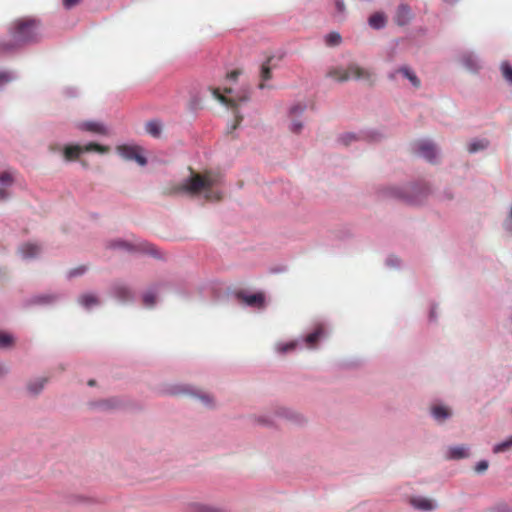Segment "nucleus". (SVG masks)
Instances as JSON below:
<instances>
[{
  "instance_id": "obj_45",
  "label": "nucleus",
  "mask_w": 512,
  "mask_h": 512,
  "mask_svg": "<svg viewBox=\"0 0 512 512\" xmlns=\"http://www.w3.org/2000/svg\"><path fill=\"white\" fill-rule=\"evenodd\" d=\"M49 301H51V298L48 297V296H44V297L41 298V302L46 303V302H49Z\"/></svg>"
},
{
  "instance_id": "obj_4",
  "label": "nucleus",
  "mask_w": 512,
  "mask_h": 512,
  "mask_svg": "<svg viewBox=\"0 0 512 512\" xmlns=\"http://www.w3.org/2000/svg\"><path fill=\"white\" fill-rule=\"evenodd\" d=\"M118 154L128 161H135L139 165L144 166L147 164V159L142 154V148L133 145H119L116 148Z\"/></svg>"
},
{
  "instance_id": "obj_22",
  "label": "nucleus",
  "mask_w": 512,
  "mask_h": 512,
  "mask_svg": "<svg viewBox=\"0 0 512 512\" xmlns=\"http://www.w3.org/2000/svg\"><path fill=\"white\" fill-rule=\"evenodd\" d=\"M83 129L97 134H106L105 127L98 122H85L81 126Z\"/></svg>"
},
{
  "instance_id": "obj_9",
  "label": "nucleus",
  "mask_w": 512,
  "mask_h": 512,
  "mask_svg": "<svg viewBox=\"0 0 512 512\" xmlns=\"http://www.w3.org/2000/svg\"><path fill=\"white\" fill-rule=\"evenodd\" d=\"M397 74H401L403 75V77H405L406 79H408L410 81V83L415 87V88H419L421 86V81L420 79L417 77V75L415 74V72L413 70H411L409 67L407 66H403L399 69H397L396 71H394L393 73H391L389 75V78L391 80H394L396 78V75Z\"/></svg>"
},
{
  "instance_id": "obj_7",
  "label": "nucleus",
  "mask_w": 512,
  "mask_h": 512,
  "mask_svg": "<svg viewBox=\"0 0 512 512\" xmlns=\"http://www.w3.org/2000/svg\"><path fill=\"white\" fill-rule=\"evenodd\" d=\"M415 150L420 156L424 157L430 162L434 161L437 156V150L434 144L426 140L417 142L415 144Z\"/></svg>"
},
{
  "instance_id": "obj_33",
  "label": "nucleus",
  "mask_w": 512,
  "mask_h": 512,
  "mask_svg": "<svg viewBox=\"0 0 512 512\" xmlns=\"http://www.w3.org/2000/svg\"><path fill=\"white\" fill-rule=\"evenodd\" d=\"M488 466H489L488 461L482 460L479 463H477V465L475 466V471L477 473H483L488 469Z\"/></svg>"
},
{
  "instance_id": "obj_37",
  "label": "nucleus",
  "mask_w": 512,
  "mask_h": 512,
  "mask_svg": "<svg viewBox=\"0 0 512 512\" xmlns=\"http://www.w3.org/2000/svg\"><path fill=\"white\" fill-rule=\"evenodd\" d=\"M295 346H296L295 342H290V343L280 346L279 351L282 353H285L287 351L293 350L295 348Z\"/></svg>"
},
{
  "instance_id": "obj_31",
  "label": "nucleus",
  "mask_w": 512,
  "mask_h": 512,
  "mask_svg": "<svg viewBox=\"0 0 512 512\" xmlns=\"http://www.w3.org/2000/svg\"><path fill=\"white\" fill-rule=\"evenodd\" d=\"M13 80V76L11 73L2 71L0 72V88L3 87L5 84L11 82Z\"/></svg>"
},
{
  "instance_id": "obj_39",
  "label": "nucleus",
  "mask_w": 512,
  "mask_h": 512,
  "mask_svg": "<svg viewBox=\"0 0 512 512\" xmlns=\"http://www.w3.org/2000/svg\"><path fill=\"white\" fill-rule=\"evenodd\" d=\"M79 3V0H63V5L65 8L70 9L76 6Z\"/></svg>"
},
{
  "instance_id": "obj_26",
  "label": "nucleus",
  "mask_w": 512,
  "mask_h": 512,
  "mask_svg": "<svg viewBox=\"0 0 512 512\" xmlns=\"http://www.w3.org/2000/svg\"><path fill=\"white\" fill-rule=\"evenodd\" d=\"M512 449V436L509 437L506 441H503L499 444H496L493 448L494 453H502Z\"/></svg>"
},
{
  "instance_id": "obj_2",
  "label": "nucleus",
  "mask_w": 512,
  "mask_h": 512,
  "mask_svg": "<svg viewBox=\"0 0 512 512\" xmlns=\"http://www.w3.org/2000/svg\"><path fill=\"white\" fill-rule=\"evenodd\" d=\"M218 182L219 175L212 172H205L203 174L193 173L185 183L175 189V192L198 194L201 191L210 189Z\"/></svg>"
},
{
  "instance_id": "obj_25",
  "label": "nucleus",
  "mask_w": 512,
  "mask_h": 512,
  "mask_svg": "<svg viewBox=\"0 0 512 512\" xmlns=\"http://www.w3.org/2000/svg\"><path fill=\"white\" fill-rule=\"evenodd\" d=\"M500 70L503 78L510 84H512V66L508 62H502Z\"/></svg>"
},
{
  "instance_id": "obj_32",
  "label": "nucleus",
  "mask_w": 512,
  "mask_h": 512,
  "mask_svg": "<svg viewBox=\"0 0 512 512\" xmlns=\"http://www.w3.org/2000/svg\"><path fill=\"white\" fill-rule=\"evenodd\" d=\"M143 302L146 306L151 307L156 302V296L152 292H148L143 296Z\"/></svg>"
},
{
  "instance_id": "obj_8",
  "label": "nucleus",
  "mask_w": 512,
  "mask_h": 512,
  "mask_svg": "<svg viewBox=\"0 0 512 512\" xmlns=\"http://www.w3.org/2000/svg\"><path fill=\"white\" fill-rule=\"evenodd\" d=\"M412 19L411 8L406 4H400L395 12L394 21L399 26L407 25Z\"/></svg>"
},
{
  "instance_id": "obj_28",
  "label": "nucleus",
  "mask_w": 512,
  "mask_h": 512,
  "mask_svg": "<svg viewBox=\"0 0 512 512\" xmlns=\"http://www.w3.org/2000/svg\"><path fill=\"white\" fill-rule=\"evenodd\" d=\"M14 344V338L7 333L0 332V348H8Z\"/></svg>"
},
{
  "instance_id": "obj_19",
  "label": "nucleus",
  "mask_w": 512,
  "mask_h": 512,
  "mask_svg": "<svg viewBox=\"0 0 512 512\" xmlns=\"http://www.w3.org/2000/svg\"><path fill=\"white\" fill-rule=\"evenodd\" d=\"M269 62H270V59H268L261 66L260 78H261L262 82L259 84V88L260 89H263L265 87L263 82L268 81V80H270L272 78V71H271V68L269 66Z\"/></svg>"
},
{
  "instance_id": "obj_18",
  "label": "nucleus",
  "mask_w": 512,
  "mask_h": 512,
  "mask_svg": "<svg viewBox=\"0 0 512 512\" xmlns=\"http://www.w3.org/2000/svg\"><path fill=\"white\" fill-rule=\"evenodd\" d=\"M146 132L154 138H158L161 135L162 126L161 123L155 120L147 122L145 126Z\"/></svg>"
},
{
  "instance_id": "obj_50",
  "label": "nucleus",
  "mask_w": 512,
  "mask_h": 512,
  "mask_svg": "<svg viewBox=\"0 0 512 512\" xmlns=\"http://www.w3.org/2000/svg\"><path fill=\"white\" fill-rule=\"evenodd\" d=\"M247 99L248 98L246 96L241 98L242 101H246Z\"/></svg>"
},
{
  "instance_id": "obj_30",
  "label": "nucleus",
  "mask_w": 512,
  "mask_h": 512,
  "mask_svg": "<svg viewBox=\"0 0 512 512\" xmlns=\"http://www.w3.org/2000/svg\"><path fill=\"white\" fill-rule=\"evenodd\" d=\"M0 183L5 187L11 186L13 183L12 174L7 171L0 173Z\"/></svg>"
},
{
  "instance_id": "obj_44",
  "label": "nucleus",
  "mask_w": 512,
  "mask_h": 512,
  "mask_svg": "<svg viewBox=\"0 0 512 512\" xmlns=\"http://www.w3.org/2000/svg\"><path fill=\"white\" fill-rule=\"evenodd\" d=\"M238 71H232L228 76L232 79H236L238 77Z\"/></svg>"
},
{
  "instance_id": "obj_21",
  "label": "nucleus",
  "mask_w": 512,
  "mask_h": 512,
  "mask_svg": "<svg viewBox=\"0 0 512 512\" xmlns=\"http://www.w3.org/2000/svg\"><path fill=\"white\" fill-rule=\"evenodd\" d=\"M46 382V378H38L35 381L30 382L27 385V389L31 394L36 395L43 389Z\"/></svg>"
},
{
  "instance_id": "obj_47",
  "label": "nucleus",
  "mask_w": 512,
  "mask_h": 512,
  "mask_svg": "<svg viewBox=\"0 0 512 512\" xmlns=\"http://www.w3.org/2000/svg\"><path fill=\"white\" fill-rule=\"evenodd\" d=\"M88 385H89V386H94V385H95V380H90V381L88 382Z\"/></svg>"
},
{
  "instance_id": "obj_27",
  "label": "nucleus",
  "mask_w": 512,
  "mask_h": 512,
  "mask_svg": "<svg viewBox=\"0 0 512 512\" xmlns=\"http://www.w3.org/2000/svg\"><path fill=\"white\" fill-rule=\"evenodd\" d=\"M488 146L487 140H476L469 144L468 151L470 153L477 152L479 150H483Z\"/></svg>"
},
{
  "instance_id": "obj_6",
  "label": "nucleus",
  "mask_w": 512,
  "mask_h": 512,
  "mask_svg": "<svg viewBox=\"0 0 512 512\" xmlns=\"http://www.w3.org/2000/svg\"><path fill=\"white\" fill-rule=\"evenodd\" d=\"M236 298L245 305L253 308H263L265 305V295L262 292L249 294L244 290L235 293Z\"/></svg>"
},
{
  "instance_id": "obj_23",
  "label": "nucleus",
  "mask_w": 512,
  "mask_h": 512,
  "mask_svg": "<svg viewBox=\"0 0 512 512\" xmlns=\"http://www.w3.org/2000/svg\"><path fill=\"white\" fill-rule=\"evenodd\" d=\"M83 152H98L101 154L108 153L110 148L108 146H103L97 143H89L85 146H82Z\"/></svg>"
},
{
  "instance_id": "obj_14",
  "label": "nucleus",
  "mask_w": 512,
  "mask_h": 512,
  "mask_svg": "<svg viewBox=\"0 0 512 512\" xmlns=\"http://www.w3.org/2000/svg\"><path fill=\"white\" fill-rule=\"evenodd\" d=\"M83 152V148L80 145H70L64 148V157L67 160H75Z\"/></svg>"
},
{
  "instance_id": "obj_40",
  "label": "nucleus",
  "mask_w": 512,
  "mask_h": 512,
  "mask_svg": "<svg viewBox=\"0 0 512 512\" xmlns=\"http://www.w3.org/2000/svg\"><path fill=\"white\" fill-rule=\"evenodd\" d=\"M304 111V107L302 106H294L291 108V114H301Z\"/></svg>"
},
{
  "instance_id": "obj_34",
  "label": "nucleus",
  "mask_w": 512,
  "mask_h": 512,
  "mask_svg": "<svg viewBox=\"0 0 512 512\" xmlns=\"http://www.w3.org/2000/svg\"><path fill=\"white\" fill-rule=\"evenodd\" d=\"M355 140H356V137L353 134H350V133L344 134V135H342L340 137V141L344 145H349L352 141H355Z\"/></svg>"
},
{
  "instance_id": "obj_48",
  "label": "nucleus",
  "mask_w": 512,
  "mask_h": 512,
  "mask_svg": "<svg viewBox=\"0 0 512 512\" xmlns=\"http://www.w3.org/2000/svg\"><path fill=\"white\" fill-rule=\"evenodd\" d=\"M467 65L469 66L470 69H476V66L474 67V65H472V63H467Z\"/></svg>"
},
{
  "instance_id": "obj_12",
  "label": "nucleus",
  "mask_w": 512,
  "mask_h": 512,
  "mask_svg": "<svg viewBox=\"0 0 512 512\" xmlns=\"http://www.w3.org/2000/svg\"><path fill=\"white\" fill-rule=\"evenodd\" d=\"M20 252L25 259L33 258L40 252V247L33 243H26L20 247Z\"/></svg>"
},
{
  "instance_id": "obj_42",
  "label": "nucleus",
  "mask_w": 512,
  "mask_h": 512,
  "mask_svg": "<svg viewBox=\"0 0 512 512\" xmlns=\"http://www.w3.org/2000/svg\"><path fill=\"white\" fill-rule=\"evenodd\" d=\"M243 117L240 116V115H236L235 116V123L233 124L232 126V130H235L237 128V126L239 125V123L242 121Z\"/></svg>"
},
{
  "instance_id": "obj_29",
  "label": "nucleus",
  "mask_w": 512,
  "mask_h": 512,
  "mask_svg": "<svg viewBox=\"0 0 512 512\" xmlns=\"http://www.w3.org/2000/svg\"><path fill=\"white\" fill-rule=\"evenodd\" d=\"M325 42L328 46H337L341 43V36L337 32H331L326 36Z\"/></svg>"
},
{
  "instance_id": "obj_15",
  "label": "nucleus",
  "mask_w": 512,
  "mask_h": 512,
  "mask_svg": "<svg viewBox=\"0 0 512 512\" xmlns=\"http://www.w3.org/2000/svg\"><path fill=\"white\" fill-rule=\"evenodd\" d=\"M113 291H114L115 297L121 301H126L131 298V291L129 290L128 287H126L124 285H121V284L115 285L113 288Z\"/></svg>"
},
{
  "instance_id": "obj_20",
  "label": "nucleus",
  "mask_w": 512,
  "mask_h": 512,
  "mask_svg": "<svg viewBox=\"0 0 512 512\" xmlns=\"http://www.w3.org/2000/svg\"><path fill=\"white\" fill-rule=\"evenodd\" d=\"M210 91L212 92V95L221 103L226 104L230 107H236L237 103L235 99L227 98L223 94L220 93L218 88H211Z\"/></svg>"
},
{
  "instance_id": "obj_11",
  "label": "nucleus",
  "mask_w": 512,
  "mask_h": 512,
  "mask_svg": "<svg viewBox=\"0 0 512 512\" xmlns=\"http://www.w3.org/2000/svg\"><path fill=\"white\" fill-rule=\"evenodd\" d=\"M368 23L373 29H381L385 27L387 17L383 12H375L369 17Z\"/></svg>"
},
{
  "instance_id": "obj_24",
  "label": "nucleus",
  "mask_w": 512,
  "mask_h": 512,
  "mask_svg": "<svg viewBox=\"0 0 512 512\" xmlns=\"http://www.w3.org/2000/svg\"><path fill=\"white\" fill-rule=\"evenodd\" d=\"M468 456L467 449L464 446L452 447L449 449V458L461 459Z\"/></svg>"
},
{
  "instance_id": "obj_5",
  "label": "nucleus",
  "mask_w": 512,
  "mask_h": 512,
  "mask_svg": "<svg viewBox=\"0 0 512 512\" xmlns=\"http://www.w3.org/2000/svg\"><path fill=\"white\" fill-rule=\"evenodd\" d=\"M112 248L125 249L128 251L138 250L142 252L149 253L151 255H156V248L154 245L146 242V241H138L135 243H129L127 241L117 240L111 243Z\"/></svg>"
},
{
  "instance_id": "obj_13",
  "label": "nucleus",
  "mask_w": 512,
  "mask_h": 512,
  "mask_svg": "<svg viewBox=\"0 0 512 512\" xmlns=\"http://www.w3.org/2000/svg\"><path fill=\"white\" fill-rule=\"evenodd\" d=\"M431 412L433 417L440 422L444 421L445 419L451 416L450 409L442 405L432 407Z\"/></svg>"
},
{
  "instance_id": "obj_49",
  "label": "nucleus",
  "mask_w": 512,
  "mask_h": 512,
  "mask_svg": "<svg viewBox=\"0 0 512 512\" xmlns=\"http://www.w3.org/2000/svg\"><path fill=\"white\" fill-rule=\"evenodd\" d=\"M509 219L512 220V206H511V209H510V212H509Z\"/></svg>"
},
{
  "instance_id": "obj_46",
  "label": "nucleus",
  "mask_w": 512,
  "mask_h": 512,
  "mask_svg": "<svg viewBox=\"0 0 512 512\" xmlns=\"http://www.w3.org/2000/svg\"><path fill=\"white\" fill-rule=\"evenodd\" d=\"M202 400L205 401L206 403H209L210 402V399L208 396H204L202 397Z\"/></svg>"
},
{
  "instance_id": "obj_43",
  "label": "nucleus",
  "mask_w": 512,
  "mask_h": 512,
  "mask_svg": "<svg viewBox=\"0 0 512 512\" xmlns=\"http://www.w3.org/2000/svg\"><path fill=\"white\" fill-rule=\"evenodd\" d=\"M8 372V368L0 362V376L5 375Z\"/></svg>"
},
{
  "instance_id": "obj_36",
  "label": "nucleus",
  "mask_w": 512,
  "mask_h": 512,
  "mask_svg": "<svg viewBox=\"0 0 512 512\" xmlns=\"http://www.w3.org/2000/svg\"><path fill=\"white\" fill-rule=\"evenodd\" d=\"M303 128V125L300 121L298 120H293L292 121V124H291V127H290V130L293 132V133H299Z\"/></svg>"
},
{
  "instance_id": "obj_35",
  "label": "nucleus",
  "mask_w": 512,
  "mask_h": 512,
  "mask_svg": "<svg viewBox=\"0 0 512 512\" xmlns=\"http://www.w3.org/2000/svg\"><path fill=\"white\" fill-rule=\"evenodd\" d=\"M335 7H336V10H337V13L340 16H342L345 13V11H346V7H345V4H344L343 0H336Z\"/></svg>"
},
{
  "instance_id": "obj_16",
  "label": "nucleus",
  "mask_w": 512,
  "mask_h": 512,
  "mask_svg": "<svg viewBox=\"0 0 512 512\" xmlns=\"http://www.w3.org/2000/svg\"><path fill=\"white\" fill-rule=\"evenodd\" d=\"M324 330L322 327H317L312 333L305 337V343L308 347H314L318 340L322 337Z\"/></svg>"
},
{
  "instance_id": "obj_17",
  "label": "nucleus",
  "mask_w": 512,
  "mask_h": 512,
  "mask_svg": "<svg viewBox=\"0 0 512 512\" xmlns=\"http://www.w3.org/2000/svg\"><path fill=\"white\" fill-rule=\"evenodd\" d=\"M78 301L87 309L99 304V300L94 294H83L79 297Z\"/></svg>"
},
{
  "instance_id": "obj_10",
  "label": "nucleus",
  "mask_w": 512,
  "mask_h": 512,
  "mask_svg": "<svg viewBox=\"0 0 512 512\" xmlns=\"http://www.w3.org/2000/svg\"><path fill=\"white\" fill-rule=\"evenodd\" d=\"M410 504L414 508L423 511H430L433 510L435 507L431 499L424 497H412L410 499Z\"/></svg>"
},
{
  "instance_id": "obj_3",
  "label": "nucleus",
  "mask_w": 512,
  "mask_h": 512,
  "mask_svg": "<svg viewBox=\"0 0 512 512\" xmlns=\"http://www.w3.org/2000/svg\"><path fill=\"white\" fill-rule=\"evenodd\" d=\"M328 76L338 81H346L350 78L365 80L368 82L372 81V73L369 70L354 64L350 65L347 69L334 68L328 72Z\"/></svg>"
},
{
  "instance_id": "obj_38",
  "label": "nucleus",
  "mask_w": 512,
  "mask_h": 512,
  "mask_svg": "<svg viewBox=\"0 0 512 512\" xmlns=\"http://www.w3.org/2000/svg\"><path fill=\"white\" fill-rule=\"evenodd\" d=\"M86 268L84 266L73 269L69 272V277L78 276L85 272Z\"/></svg>"
},
{
  "instance_id": "obj_1",
  "label": "nucleus",
  "mask_w": 512,
  "mask_h": 512,
  "mask_svg": "<svg viewBox=\"0 0 512 512\" xmlns=\"http://www.w3.org/2000/svg\"><path fill=\"white\" fill-rule=\"evenodd\" d=\"M9 34L10 41H0V53L37 41L40 36L39 22L34 18H19L11 24Z\"/></svg>"
},
{
  "instance_id": "obj_41",
  "label": "nucleus",
  "mask_w": 512,
  "mask_h": 512,
  "mask_svg": "<svg viewBox=\"0 0 512 512\" xmlns=\"http://www.w3.org/2000/svg\"><path fill=\"white\" fill-rule=\"evenodd\" d=\"M9 196L5 187H0V200H5Z\"/></svg>"
}]
</instances>
